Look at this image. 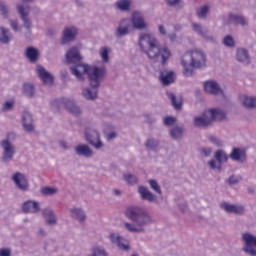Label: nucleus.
<instances>
[{
    "instance_id": "1",
    "label": "nucleus",
    "mask_w": 256,
    "mask_h": 256,
    "mask_svg": "<svg viewBox=\"0 0 256 256\" xmlns=\"http://www.w3.org/2000/svg\"><path fill=\"white\" fill-rule=\"evenodd\" d=\"M138 45L140 51L147 55L151 61H160L162 65H165L171 57V51L168 47H160L159 41L155 36L149 33H141L139 35Z\"/></svg>"
},
{
    "instance_id": "2",
    "label": "nucleus",
    "mask_w": 256,
    "mask_h": 256,
    "mask_svg": "<svg viewBox=\"0 0 256 256\" xmlns=\"http://www.w3.org/2000/svg\"><path fill=\"white\" fill-rule=\"evenodd\" d=\"M125 217L134 223H124V228L129 233H145V227L154 223L153 216L139 206H129L125 210Z\"/></svg>"
},
{
    "instance_id": "3",
    "label": "nucleus",
    "mask_w": 256,
    "mask_h": 256,
    "mask_svg": "<svg viewBox=\"0 0 256 256\" xmlns=\"http://www.w3.org/2000/svg\"><path fill=\"white\" fill-rule=\"evenodd\" d=\"M207 63L205 53L201 50H192L186 52L181 59V65L184 67V77H191L193 69H203Z\"/></svg>"
},
{
    "instance_id": "4",
    "label": "nucleus",
    "mask_w": 256,
    "mask_h": 256,
    "mask_svg": "<svg viewBox=\"0 0 256 256\" xmlns=\"http://www.w3.org/2000/svg\"><path fill=\"white\" fill-rule=\"evenodd\" d=\"M11 139H15V134L8 133L6 139L0 142V146L3 149L1 157L3 163H11L15 157V146L11 143Z\"/></svg>"
},
{
    "instance_id": "5",
    "label": "nucleus",
    "mask_w": 256,
    "mask_h": 256,
    "mask_svg": "<svg viewBox=\"0 0 256 256\" xmlns=\"http://www.w3.org/2000/svg\"><path fill=\"white\" fill-rule=\"evenodd\" d=\"M105 75H107V69L105 67H90L88 72L90 87H101V81L105 79Z\"/></svg>"
},
{
    "instance_id": "6",
    "label": "nucleus",
    "mask_w": 256,
    "mask_h": 256,
    "mask_svg": "<svg viewBox=\"0 0 256 256\" xmlns=\"http://www.w3.org/2000/svg\"><path fill=\"white\" fill-rule=\"evenodd\" d=\"M241 241L243 242L242 251L249 256H256V236L251 232H244L241 234Z\"/></svg>"
},
{
    "instance_id": "7",
    "label": "nucleus",
    "mask_w": 256,
    "mask_h": 256,
    "mask_svg": "<svg viewBox=\"0 0 256 256\" xmlns=\"http://www.w3.org/2000/svg\"><path fill=\"white\" fill-rule=\"evenodd\" d=\"M85 139L89 143V145L94 147V149H96L97 151L105 147V144H103V141H101V134L94 128L88 127L85 129Z\"/></svg>"
},
{
    "instance_id": "8",
    "label": "nucleus",
    "mask_w": 256,
    "mask_h": 256,
    "mask_svg": "<svg viewBox=\"0 0 256 256\" xmlns=\"http://www.w3.org/2000/svg\"><path fill=\"white\" fill-rule=\"evenodd\" d=\"M215 159H212L208 162L210 169L217 170L221 173L223 163H227L229 161V156L223 150H217L214 154Z\"/></svg>"
},
{
    "instance_id": "9",
    "label": "nucleus",
    "mask_w": 256,
    "mask_h": 256,
    "mask_svg": "<svg viewBox=\"0 0 256 256\" xmlns=\"http://www.w3.org/2000/svg\"><path fill=\"white\" fill-rule=\"evenodd\" d=\"M12 181L20 191H29V180H27V176H25V174L15 172L12 175Z\"/></svg>"
},
{
    "instance_id": "10",
    "label": "nucleus",
    "mask_w": 256,
    "mask_h": 256,
    "mask_svg": "<svg viewBox=\"0 0 256 256\" xmlns=\"http://www.w3.org/2000/svg\"><path fill=\"white\" fill-rule=\"evenodd\" d=\"M130 22L132 26L137 31H145L147 29V23L145 22V18L143 14L139 11L133 12L130 18Z\"/></svg>"
},
{
    "instance_id": "11",
    "label": "nucleus",
    "mask_w": 256,
    "mask_h": 256,
    "mask_svg": "<svg viewBox=\"0 0 256 256\" xmlns=\"http://www.w3.org/2000/svg\"><path fill=\"white\" fill-rule=\"evenodd\" d=\"M16 9L23 22V27L26 28L27 31H31V29H33V22H31V18L29 17V10H27L23 4H17Z\"/></svg>"
},
{
    "instance_id": "12",
    "label": "nucleus",
    "mask_w": 256,
    "mask_h": 256,
    "mask_svg": "<svg viewBox=\"0 0 256 256\" xmlns=\"http://www.w3.org/2000/svg\"><path fill=\"white\" fill-rule=\"evenodd\" d=\"M77 35H79V30L75 26L66 27L63 30L61 45H67L69 43H73L76 39Z\"/></svg>"
},
{
    "instance_id": "13",
    "label": "nucleus",
    "mask_w": 256,
    "mask_h": 256,
    "mask_svg": "<svg viewBox=\"0 0 256 256\" xmlns=\"http://www.w3.org/2000/svg\"><path fill=\"white\" fill-rule=\"evenodd\" d=\"M91 67H89V65L87 64H81L78 63L75 66L70 67V71L72 73V75H75L76 79H78V81H84L83 76L89 75V71H90Z\"/></svg>"
},
{
    "instance_id": "14",
    "label": "nucleus",
    "mask_w": 256,
    "mask_h": 256,
    "mask_svg": "<svg viewBox=\"0 0 256 256\" xmlns=\"http://www.w3.org/2000/svg\"><path fill=\"white\" fill-rule=\"evenodd\" d=\"M220 208L226 213H233L234 215H245V206L241 204H230L229 202H223L220 204Z\"/></svg>"
},
{
    "instance_id": "15",
    "label": "nucleus",
    "mask_w": 256,
    "mask_h": 256,
    "mask_svg": "<svg viewBox=\"0 0 256 256\" xmlns=\"http://www.w3.org/2000/svg\"><path fill=\"white\" fill-rule=\"evenodd\" d=\"M137 191L142 201H148V203L156 204L159 203L157 200V195L153 194V192H151L146 186H138Z\"/></svg>"
},
{
    "instance_id": "16",
    "label": "nucleus",
    "mask_w": 256,
    "mask_h": 256,
    "mask_svg": "<svg viewBox=\"0 0 256 256\" xmlns=\"http://www.w3.org/2000/svg\"><path fill=\"white\" fill-rule=\"evenodd\" d=\"M159 79L163 87H169V85L175 83L176 75L173 70H162L159 73Z\"/></svg>"
},
{
    "instance_id": "17",
    "label": "nucleus",
    "mask_w": 256,
    "mask_h": 256,
    "mask_svg": "<svg viewBox=\"0 0 256 256\" xmlns=\"http://www.w3.org/2000/svg\"><path fill=\"white\" fill-rule=\"evenodd\" d=\"M129 29H131V21H129V19H122L119 22L118 28L116 29L115 37L117 39H121L129 35Z\"/></svg>"
},
{
    "instance_id": "18",
    "label": "nucleus",
    "mask_w": 256,
    "mask_h": 256,
    "mask_svg": "<svg viewBox=\"0 0 256 256\" xmlns=\"http://www.w3.org/2000/svg\"><path fill=\"white\" fill-rule=\"evenodd\" d=\"M204 91L206 93H209V95H223V90L221 89V86H219V83L215 80H208L205 81L204 84Z\"/></svg>"
},
{
    "instance_id": "19",
    "label": "nucleus",
    "mask_w": 256,
    "mask_h": 256,
    "mask_svg": "<svg viewBox=\"0 0 256 256\" xmlns=\"http://www.w3.org/2000/svg\"><path fill=\"white\" fill-rule=\"evenodd\" d=\"M81 59H83L81 57V54L79 53V49L77 47H72L70 48L67 53H66V63L68 65L71 64H77L81 61Z\"/></svg>"
},
{
    "instance_id": "20",
    "label": "nucleus",
    "mask_w": 256,
    "mask_h": 256,
    "mask_svg": "<svg viewBox=\"0 0 256 256\" xmlns=\"http://www.w3.org/2000/svg\"><path fill=\"white\" fill-rule=\"evenodd\" d=\"M110 240L121 251H129L131 249V246L129 245V241L121 236H116L115 234H111Z\"/></svg>"
},
{
    "instance_id": "21",
    "label": "nucleus",
    "mask_w": 256,
    "mask_h": 256,
    "mask_svg": "<svg viewBox=\"0 0 256 256\" xmlns=\"http://www.w3.org/2000/svg\"><path fill=\"white\" fill-rule=\"evenodd\" d=\"M236 60L238 63H242L243 65H251V56L249 55V50L245 48H237Z\"/></svg>"
},
{
    "instance_id": "22",
    "label": "nucleus",
    "mask_w": 256,
    "mask_h": 256,
    "mask_svg": "<svg viewBox=\"0 0 256 256\" xmlns=\"http://www.w3.org/2000/svg\"><path fill=\"white\" fill-rule=\"evenodd\" d=\"M74 153H76L78 157H85L86 159H89L93 155V149H91L87 144H79L74 147Z\"/></svg>"
},
{
    "instance_id": "23",
    "label": "nucleus",
    "mask_w": 256,
    "mask_h": 256,
    "mask_svg": "<svg viewBox=\"0 0 256 256\" xmlns=\"http://www.w3.org/2000/svg\"><path fill=\"white\" fill-rule=\"evenodd\" d=\"M37 73L44 85H53V75L49 73L43 66L37 67Z\"/></svg>"
},
{
    "instance_id": "24",
    "label": "nucleus",
    "mask_w": 256,
    "mask_h": 256,
    "mask_svg": "<svg viewBox=\"0 0 256 256\" xmlns=\"http://www.w3.org/2000/svg\"><path fill=\"white\" fill-rule=\"evenodd\" d=\"M23 213H39L41 208L39 207V202L28 200L22 204Z\"/></svg>"
},
{
    "instance_id": "25",
    "label": "nucleus",
    "mask_w": 256,
    "mask_h": 256,
    "mask_svg": "<svg viewBox=\"0 0 256 256\" xmlns=\"http://www.w3.org/2000/svg\"><path fill=\"white\" fill-rule=\"evenodd\" d=\"M22 125L25 131L31 133V131L35 130V126H33V116L27 111L22 114Z\"/></svg>"
},
{
    "instance_id": "26",
    "label": "nucleus",
    "mask_w": 256,
    "mask_h": 256,
    "mask_svg": "<svg viewBox=\"0 0 256 256\" xmlns=\"http://www.w3.org/2000/svg\"><path fill=\"white\" fill-rule=\"evenodd\" d=\"M42 216L47 217L46 224L55 226L57 225V215L55 214V211L51 208H44L41 210Z\"/></svg>"
},
{
    "instance_id": "27",
    "label": "nucleus",
    "mask_w": 256,
    "mask_h": 256,
    "mask_svg": "<svg viewBox=\"0 0 256 256\" xmlns=\"http://www.w3.org/2000/svg\"><path fill=\"white\" fill-rule=\"evenodd\" d=\"M211 118L207 111L202 116H197L194 118L195 127H209L211 125Z\"/></svg>"
},
{
    "instance_id": "28",
    "label": "nucleus",
    "mask_w": 256,
    "mask_h": 256,
    "mask_svg": "<svg viewBox=\"0 0 256 256\" xmlns=\"http://www.w3.org/2000/svg\"><path fill=\"white\" fill-rule=\"evenodd\" d=\"M206 112L208 113V117H210L212 123L213 121H223L226 117L225 111L219 108L210 109Z\"/></svg>"
},
{
    "instance_id": "29",
    "label": "nucleus",
    "mask_w": 256,
    "mask_h": 256,
    "mask_svg": "<svg viewBox=\"0 0 256 256\" xmlns=\"http://www.w3.org/2000/svg\"><path fill=\"white\" fill-rule=\"evenodd\" d=\"M169 135L174 141H180L185 135V126H174L170 129Z\"/></svg>"
},
{
    "instance_id": "30",
    "label": "nucleus",
    "mask_w": 256,
    "mask_h": 256,
    "mask_svg": "<svg viewBox=\"0 0 256 256\" xmlns=\"http://www.w3.org/2000/svg\"><path fill=\"white\" fill-rule=\"evenodd\" d=\"M229 157L232 159V161H237L238 163H244V161L247 159L245 151L241 150V148H233Z\"/></svg>"
},
{
    "instance_id": "31",
    "label": "nucleus",
    "mask_w": 256,
    "mask_h": 256,
    "mask_svg": "<svg viewBox=\"0 0 256 256\" xmlns=\"http://www.w3.org/2000/svg\"><path fill=\"white\" fill-rule=\"evenodd\" d=\"M192 27L195 33H197V35H200V37H203V39H205L206 41H215V38L213 36H209V31L204 30L201 24L194 23L192 24Z\"/></svg>"
},
{
    "instance_id": "32",
    "label": "nucleus",
    "mask_w": 256,
    "mask_h": 256,
    "mask_svg": "<svg viewBox=\"0 0 256 256\" xmlns=\"http://www.w3.org/2000/svg\"><path fill=\"white\" fill-rule=\"evenodd\" d=\"M62 103L65 109H67L69 113H72V115H81V109L77 105H75V102H73L72 100L62 99Z\"/></svg>"
},
{
    "instance_id": "33",
    "label": "nucleus",
    "mask_w": 256,
    "mask_h": 256,
    "mask_svg": "<svg viewBox=\"0 0 256 256\" xmlns=\"http://www.w3.org/2000/svg\"><path fill=\"white\" fill-rule=\"evenodd\" d=\"M70 213L74 219H77L80 223H85L87 221V214L83 208H70Z\"/></svg>"
},
{
    "instance_id": "34",
    "label": "nucleus",
    "mask_w": 256,
    "mask_h": 256,
    "mask_svg": "<svg viewBox=\"0 0 256 256\" xmlns=\"http://www.w3.org/2000/svg\"><path fill=\"white\" fill-rule=\"evenodd\" d=\"M12 39L13 35H11V31L3 26H0V43H2V45H9Z\"/></svg>"
},
{
    "instance_id": "35",
    "label": "nucleus",
    "mask_w": 256,
    "mask_h": 256,
    "mask_svg": "<svg viewBox=\"0 0 256 256\" xmlns=\"http://www.w3.org/2000/svg\"><path fill=\"white\" fill-rule=\"evenodd\" d=\"M82 95L84 99H87L88 101H94V99H97L99 95V87L85 88L82 92Z\"/></svg>"
},
{
    "instance_id": "36",
    "label": "nucleus",
    "mask_w": 256,
    "mask_h": 256,
    "mask_svg": "<svg viewBox=\"0 0 256 256\" xmlns=\"http://www.w3.org/2000/svg\"><path fill=\"white\" fill-rule=\"evenodd\" d=\"M228 19L230 23H235V25H240L241 27H247L249 25V22L241 15L230 13Z\"/></svg>"
},
{
    "instance_id": "37",
    "label": "nucleus",
    "mask_w": 256,
    "mask_h": 256,
    "mask_svg": "<svg viewBox=\"0 0 256 256\" xmlns=\"http://www.w3.org/2000/svg\"><path fill=\"white\" fill-rule=\"evenodd\" d=\"M25 55L30 63H37L39 59V50H37V48L35 47L30 46L26 49Z\"/></svg>"
},
{
    "instance_id": "38",
    "label": "nucleus",
    "mask_w": 256,
    "mask_h": 256,
    "mask_svg": "<svg viewBox=\"0 0 256 256\" xmlns=\"http://www.w3.org/2000/svg\"><path fill=\"white\" fill-rule=\"evenodd\" d=\"M161 142L155 138H148L145 142V147L147 151H159V145Z\"/></svg>"
},
{
    "instance_id": "39",
    "label": "nucleus",
    "mask_w": 256,
    "mask_h": 256,
    "mask_svg": "<svg viewBox=\"0 0 256 256\" xmlns=\"http://www.w3.org/2000/svg\"><path fill=\"white\" fill-rule=\"evenodd\" d=\"M22 91L23 95H25L29 99H33V97H35V85H33L32 83H24Z\"/></svg>"
},
{
    "instance_id": "40",
    "label": "nucleus",
    "mask_w": 256,
    "mask_h": 256,
    "mask_svg": "<svg viewBox=\"0 0 256 256\" xmlns=\"http://www.w3.org/2000/svg\"><path fill=\"white\" fill-rule=\"evenodd\" d=\"M88 256H109V253L103 246H93Z\"/></svg>"
},
{
    "instance_id": "41",
    "label": "nucleus",
    "mask_w": 256,
    "mask_h": 256,
    "mask_svg": "<svg viewBox=\"0 0 256 256\" xmlns=\"http://www.w3.org/2000/svg\"><path fill=\"white\" fill-rule=\"evenodd\" d=\"M242 105L246 109H256V98L244 96V97H242Z\"/></svg>"
},
{
    "instance_id": "42",
    "label": "nucleus",
    "mask_w": 256,
    "mask_h": 256,
    "mask_svg": "<svg viewBox=\"0 0 256 256\" xmlns=\"http://www.w3.org/2000/svg\"><path fill=\"white\" fill-rule=\"evenodd\" d=\"M166 95L168 99H170L174 109H176V111L181 110V108L183 107V103H181V101H177V96H175V94H173V92L170 91H167Z\"/></svg>"
},
{
    "instance_id": "43",
    "label": "nucleus",
    "mask_w": 256,
    "mask_h": 256,
    "mask_svg": "<svg viewBox=\"0 0 256 256\" xmlns=\"http://www.w3.org/2000/svg\"><path fill=\"white\" fill-rule=\"evenodd\" d=\"M115 8L118 9V11H129V9H131V2L129 0H118L115 3Z\"/></svg>"
},
{
    "instance_id": "44",
    "label": "nucleus",
    "mask_w": 256,
    "mask_h": 256,
    "mask_svg": "<svg viewBox=\"0 0 256 256\" xmlns=\"http://www.w3.org/2000/svg\"><path fill=\"white\" fill-rule=\"evenodd\" d=\"M168 7H175L176 11H181L183 7H185V3L183 0H166Z\"/></svg>"
},
{
    "instance_id": "45",
    "label": "nucleus",
    "mask_w": 256,
    "mask_h": 256,
    "mask_svg": "<svg viewBox=\"0 0 256 256\" xmlns=\"http://www.w3.org/2000/svg\"><path fill=\"white\" fill-rule=\"evenodd\" d=\"M209 9H210V6L207 4L202 6L200 9H198L196 11V15H197L198 19H207Z\"/></svg>"
},
{
    "instance_id": "46",
    "label": "nucleus",
    "mask_w": 256,
    "mask_h": 256,
    "mask_svg": "<svg viewBox=\"0 0 256 256\" xmlns=\"http://www.w3.org/2000/svg\"><path fill=\"white\" fill-rule=\"evenodd\" d=\"M40 193L41 195H43L44 197H51L52 195L57 194V188H53V187H42L40 189Z\"/></svg>"
},
{
    "instance_id": "47",
    "label": "nucleus",
    "mask_w": 256,
    "mask_h": 256,
    "mask_svg": "<svg viewBox=\"0 0 256 256\" xmlns=\"http://www.w3.org/2000/svg\"><path fill=\"white\" fill-rule=\"evenodd\" d=\"M148 183H149L152 191L157 193V195H163V191H161V186H159V183H157V180L150 179V180H148Z\"/></svg>"
},
{
    "instance_id": "48",
    "label": "nucleus",
    "mask_w": 256,
    "mask_h": 256,
    "mask_svg": "<svg viewBox=\"0 0 256 256\" xmlns=\"http://www.w3.org/2000/svg\"><path fill=\"white\" fill-rule=\"evenodd\" d=\"M222 43L225 47H228L229 49H233V47H235V39H233V36L231 35L225 36Z\"/></svg>"
},
{
    "instance_id": "49",
    "label": "nucleus",
    "mask_w": 256,
    "mask_h": 256,
    "mask_svg": "<svg viewBox=\"0 0 256 256\" xmlns=\"http://www.w3.org/2000/svg\"><path fill=\"white\" fill-rule=\"evenodd\" d=\"M123 179L128 185H137L138 178L133 174H124Z\"/></svg>"
},
{
    "instance_id": "50",
    "label": "nucleus",
    "mask_w": 256,
    "mask_h": 256,
    "mask_svg": "<svg viewBox=\"0 0 256 256\" xmlns=\"http://www.w3.org/2000/svg\"><path fill=\"white\" fill-rule=\"evenodd\" d=\"M200 157H210L213 153V148L204 147L199 149Z\"/></svg>"
},
{
    "instance_id": "51",
    "label": "nucleus",
    "mask_w": 256,
    "mask_h": 256,
    "mask_svg": "<svg viewBox=\"0 0 256 256\" xmlns=\"http://www.w3.org/2000/svg\"><path fill=\"white\" fill-rule=\"evenodd\" d=\"M175 121H177V119H175V117H173V116H166L163 119V124L165 125V127H171V125H175Z\"/></svg>"
},
{
    "instance_id": "52",
    "label": "nucleus",
    "mask_w": 256,
    "mask_h": 256,
    "mask_svg": "<svg viewBox=\"0 0 256 256\" xmlns=\"http://www.w3.org/2000/svg\"><path fill=\"white\" fill-rule=\"evenodd\" d=\"M100 56L104 63H109V50L107 48H102Z\"/></svg>"
},
{
    "instance_id": "53",
    "label": "nucleus",
    "mask_w": 256,
    "mask_h": 256,
    "mask_svg": "<svg viewBox=\"0 0 256 256\" xmlns=\"http://www.w3.org/2000/svg\"><path fill=\"white\" fill-rule=\"evenodd\" d=\"M14 103L13 101H7L2 105V111H13Z\"/></svg>"
},
{
    "instance_id": "54",
    "label": "nucleus",
    "mask_w": 256,
    "mask_h": 256,
    "mask_svg": "<svg viewBox=\"0 0 256 256\" xmlns=\"http://www.w3.org/2000/svg\"><path fill=\"white\" fill-rule=\"evenodd\" d=\"M208 139L210 143H212L213 145H216V147H221L223 145V141H221L219 138L215 136H209Z\"/></svg>"
},
{
    "instance_id": "55",
    "label": "nucleus",
    "mask_w": 256,
    "mask_h": 256,
    "mask_svg": "<svg viewBox=\"0 0 256 256\" xmlns=\"http://www.w3.org/2000/svg\"><path fill=\"white\" fill-rule=\"evenodd\" d=\"M9 23L11 29H13L15 33H19V31L21 30V28L19 27V22L15 20H9Z\"/></svg>"
},
{
    "instance_id": "56",
    "label": "nucleus",
    "mask_w": 256,
    "mask_h": 256,
    "mask_svg": "<svg viewBox=\"0 0 256 256\" xmlns=\"http://www.w3.org/2000/svg\"><path fill=\"white\" fill-rule=\"evenodd\" d=\"M241 181V177H237L235 175H232L228 178V184L229 185H237Z\"/></svg>"
},
{
    "instance_id": "57",
    "label": "nucleus",
    "mask_w": 256,
    "mask_h": 256,
    "mask_svg": "<svg viewBox=\"0 0 256 256\" xmlns=\"http://www.w3.org/2000/svg\"><path fill=\"white\" fill-rule=\"evenodd\" d=\"M0 11L2 13V15L4 17H7L8 13H9V8H7V6L5 5V3L0 2Z\"/></svg>"
},
{
    "instance_id": "58",
    "label": "nucleus",
    "mask_w": 256,
    "mask_h": 256,
    "mask_svg": "<svg viewBox=\"0 0 256 256\" xmlns=\"http://www.w3.org/2000/svg\"><path fill=\"white\" fill-rule=\"evenodd\" d=\"M0 256H11V249L9 248L0 249Z\"/></svg>"
},
{
    "instance_id": "59",
    "label": "nucleus",
    "mask_w": 256,
    "mask_h": 256,
    "mask_svg": "<svg viewBox=\"0 0 256 256\" xmlns=\"http://www.w3.org/2000/svg\"><path fill=\"white\" fill-rule=\"evenodd\" d=\"M145 117V123H149V125L155 123V118H153L151 115L146 114Z\"/></svg>"
},
{
    "instance_id": "60",
    "label": "nucleus",
    "mask_w": 256,
    "mask_h": 256,
    "mask_svg": "<svg viewBox=\"0 0 256 256\" xmlns=\"http://www.w3.org/2000/svg\"><path fill=\"white\" fill-rule=\"evenodd\" d=\"M117 137V132L112 131L106 135L107 141H113Z\"/></svg>"
},
{
    "instance_id": "61",
    "label": "nucleus",
    "mask_w": 256,
    "mask_h": 256,
    "mask_svg": "<svg viewBox=\"0 0 256 256\" xmlns=\"http://www.w3.org/2000/svg\"><path fill=\"white\" fill-rule=\"evenodd\" d=\"M158 32L160 33V35H167V30H165L164 25H159L158 26Z\"/></svg>"
},
{
    "instance_id": "62",
    "label": "nucleus",
    "mask_w": 256,
    "mask_h": 256,
    "mask_svg": "<svg viewBox=\"0 0 256 256\" xmlns=\"http://www.w3.org/2000/svg\"><path fill=\"white\" fill-rule=\"evenodd\" d=\"M38 235H39V237H47V232H45V229L40 228L38 230Z\"/></svg>"
},
{
    "instance_id": "63",
    "label": "nucleus",
    "mask_w": 256,
    "mask_h": 256,
    "mask_svg": "<svg viewBox=\"0 0 256 256\" xmlns=\"http://www.w3.org/2000/svg\"><path fill=\"white\" fill-rule=\"evenodd\" d=\"M59 145H60V147H62V149H65V151H67V149H69V146H67V142H65V141H60Z\"/></svg>"
},
{
    "instance_id": "64",
    "label": "nucleus",
    "mask_w": 256,
    "mask_h": 256,
    "mask_svg": "<svg viewBox=\"0 0 256 256\" xmlns=\"http://www.w3.org/2000/svg\"><path fill=\"white\" fill-rule=\"evenodd\" d=\"M52 107L56 110L59 111V101H54L52 102Z\"/></svg>"
}]
</instances>
